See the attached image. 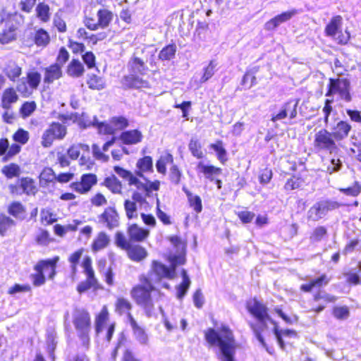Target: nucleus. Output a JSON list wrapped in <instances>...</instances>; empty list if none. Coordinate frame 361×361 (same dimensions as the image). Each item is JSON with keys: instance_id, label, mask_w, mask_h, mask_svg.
<instances>
[{"instance_id": "nucleus-1", "label": "nucleus", "mask_w": 361, "mask_h": 361, "mask_svg": "<svg viewBox=\"0 0 361 361\" xmlns=\"http://www.w3.org/2000/svg\"><path fill=\"white\" fill-rule=\"evenodd\" d=\"M204 336L210 346L219 347L223 361H235V351L239 345L228 326L221 325L218 331L209 328L204 331Z\"/></svg>"}, {"instance_id": "nucleus-2", "label": "nucleus", "mask_w": 361, "mask_h": 361, "mask_svg": "<svg viewBox=\"0 0 361 361\" xmlns=\"http://www.w3.org/2000/svg\"><path fill=\"white\" fill-rule=\"evenodd\" d=\"M247 312L256 320L249 322V326L253 331L259 343L265 346L263 334L268 330L267 323H274L269 313V308L265 303L257 297L248 299L245 302Z\"/></svg>"}, {"instance_id": "nucleus-3", "label": "nucleus", "mask_w": 361, "mask_h": 361, "mask_svg": "<svg viewBox=\"0 0 361 361\" xmlns=\"http://www.w3.org/2000/svg\"><path fill=\"white\" fill-rule=\"evenodd\" d=\"M140 283L136 284L130 290V296L135 302L140 307L147 316L150 317L155 310L157 300L152 296L155 287L150 279L142 275L139 278Z\"/></svg>"}, {"instance_id": "nucleus-4", "label": "nucleus", "mask_w": 361, "mask_h": 361, "mask_svg": "<svg viewBox=\"0 0 361 361\" xmlns=\"http://www.w3.org/2000/svg\"><path fill=\"white\" fill-rule=\"evenodd\" d=\"M73 323L83 345H87L89 343V333L91 330L89 313L82 309H75L73 313Z\"/></svg>"}, {"instance_id": "nucleus-5", "label": "nucleus", "mask_w": 361, "mask_h": 361, "mask_svg": "<svg viewBox=\"0 0 361 361\" xmlns=\"http://www.w3.org/2000/svg\"><path fill=\"white\" fill-rule=\"evenodd\" d=\"M116 244L126 251L128 257L133 262H141L147 256L146 249L139 245H131L121 232L116 233Z\"/></svg>"}, {"instance_id": "nucleus-6", "label": "nucleus", "mask_w": 361, "mask_h": 361, "mask_svg": "<svg viewBox=\"0 0 361 361\" xmlns=\"http://www.w3.org/2000/svg\"><path fill=\"white\" fill-rule=\"evenodd\" d=\"M313 146L318 152H326L329 154L336 152L338 149L332 134L325 128L315 133Z\"/></svg>"}, {"instance_id": "nucleus-7", "label": "nucleus", "mask_w": 361, "mask_h": 361, "mask_svg": "<svg viewBox=\"0 0 361 361\" xmlns=\"http://www.w3.org/2000/svg\"><path fill=\"white\" fill-rule=\"evenodd\" d=\"M350 82L347 78H330L327 86L326 96H331L338 93L341 98L346 102L352 100L350 92Z\"/></svg>"}, {"instance_id": "nucleus-8", "label": "nucleus", "mask_w": 361, "mask_h": 361, "mask_svg": "<svg viewBox=\"0 0 361 361\" xmlns=\"http://www.w3.org/2000/svg\"><path fill=\"white\" fill-rule=\"evenodd\" d=\"M67 133L66 126L59 123L52 122L44 131L41 144L44 147H49L54 140H63Z\"/></svg>"}, {"instance_id": "nucleus-9", "label": "nucleus", "mask_w": 361, "mask_h": 361, "mask_svg": "<svg viewBox=\"0 0 361 361\" xmlns=\"http://www.w3.org/2000/svg\"><path fill=\"white\" fill-rule=\"evenodd\" d=\"M41 79V75L38 72H28L26 77H23L20 79L17 84L16 90L23 97H28L35 90L37 89Z\"/></svg>"}, {"instance_id": "nucleus-10", "label": "nucleus", "mask_w": 361, "mask_h": 361, "mask_svg": "<svg viewBox=\"0 0 361 361\" xmlns=\"http://www.w3.org/2000/svg\"><path fill=\"white\" fill-rule=\"evenodd\" d=\"M337 300V296L319 290L312 295L310 301V309L309 311L314 314H319L325 310L327 304L335 303Z\"/></svg>"}, {"instance_id": "nucleus-11", "label": "nucleus", "mask_w": 361, "mask_h": 361, "mask_svg": "<svg viewBox=\"0 0 361 361\" xmlns=\"http://www.w3.org/2000/svg\"><path fill=\"white\" fill-rule=\"evenodd\" d=\"M307 170L304 169L298 174H293L286 180L283 185V190L290 192L295 190H300L307 185Z\"/></svg>"}, {"instance_id": "nucleus-12", "label": "nucleus", "mask_w": 361, "mask_h": 361, "mask_svg": "<svg viewBox=\"0 0 361 361\" xmlns=\"http://www.w3.org/2000/svg\"><path fill=\"white\" fill-rule=\"evenodd\" d=\"M97 183V178L95 174L85 173L81 176L80 181L72 183L71 187L75 191L85 194L89 192Z\"/></svg>"}, {"instance_id": "nucleus-13", "label": "nucleus", "mask_w": 361, "mask_h": 361, "mask_svg": "<svg viewBox=\"0 0 361 361\" xmlns=\"http://www.w3.org/2000/svg\"><path fill=\"white\" fill-rule=\"evenodd\" d=\"M297 106V102H294L293 101L290 100L285 102L282 105L280 111L277 114L271 116V121L276 122L287 117H288L289 119L295 118L298 114Z\"/></svg>"}, {"instance_id": "nucleus-14", "label": "nucleus", "mask_w": 361, "mask_h": 361, "mask_svg": "<svg viewBox=\"0 0 361 361\" xmlns=\"http://www.w3.org/2000/svg\"><path fill=\"white\" fill-rule=\"evenodd\" d=\"M330 278L326 274H322L317 278L310 280L300 286V290L304 293H311L314 288H320L324 287L330 282Z\"/></svg>"}, {"instance_id": "nucleus-15", "label": "nucleus", "mask_w": 361, "mask_h": 361, "mask_svg": "<svg viewBox=\"0 0 361 361\" xmlns=\"http://www.w3.org/2000/svg\"><path fill=\"white\" fill-rule=\"evenodd\" d=\"M128 242L138 243L144 241L149 235L147 229L142 228L136 224H132L127 228Z\"/></svg>"}, {"instance_id": "nucleus-16", "label": "nucleus", "mask_w": 361, "mask_h": 361, "mask_svg": "<svg viewBox=\"0 0 361 361\" xmlns=\"http://www.w3.org/2000/svg\"><path fill=\"white\" fill-rule=\"evenodd\" d=\"M297 13L298 12L295 9H292L276 15L265 23V29L267 30H275L281 23L288 21Z\"/></svg>"}, {"instance_id": "nucleus-17", "label": "nucleus", "mask_w": 361, "mask_h": 361, "mask_svg": "<svg viewBox=\"0 0 361 361\" xmlns=\"http://www.w3.org/2000/svg\"><path fill=\"white\" fill-rule=\"evenodd\" d=\"M59 259V257H56L51 259L42 260L35 266V270L42 271L44 275L47 274L49 279H53L56 274V267Z\"/></svg>"}, {"instance_id": "nucleus-18", "label": "nucleus", "mask_w": 361, "mask_h": 361, "mask_svg": "<svg viewBox=\"0 0 361 361\" xmlns=\"http://www.w3.org/2000/svg\"><path fill=\"white\" fill-rule=\"evenodd\" d=\"M351 129V125L347 121L342 120L334 126L331 133L336 141H341L348 137Z\"/></svg>"}, {"instance_id": "nucleus-19", "label": "nucleus", "mask_w": 361, "mask_h": 361, "mask_svg": "<svg viewBox=\"0 0 361 361\" xmlns=\"http://www.w3.org/2000/svg\"><path fill=\"white\" fill-rule=\"evenodd\" d=\"M343 18L340 15H336L331 18L324 27V34L326 37L335 38L336 35L341 30Z\"/></svg>"}, {"instance_id": "nucleus-20", "label": "nucleus", "mask_w": 361, "mask_h": 361, "mask_svg": "<svg viewBox=\"0 0 361 361\" xmlns=\"http://www.w3.org/2000/svg\"><path fill=\"white\" fill-rule=\"evenodd\" d=\"M274 332L278 343L282 349H285L287 344L292 345L290 340L292 338L295 339L298 337L297 331L293 329L279 331L276 329Z\"/></svg>"}, {"instance_id": "nucleus-21", "label": "nucleus", "mask_w": 361, "mask_h": 361, "mask_svg": "<svg viewBox=\"0 0 361 361\" xmlns=\"http://www.w3.org/2000/svg\"><path fill=\"white\" fill-rule=\"evenodd\" d=\"M142 133L137 129L126 130L121 133L119 140L123 144L131 145L140 142L142 140Z\"/></svg>"}, {"instance_id": "nucleus-22", "label": "nucleus", "mask_w": 361, "mask_h": 361, "mask_svg": "<svg viewBox=\"0 0 361 361\" xmlns=\"http://www.w3.org/2000/svg\"><path fill=\"white\" fill-rule=\"evenodd\" d=\"M259 67L255 66L247 69L242 77L240 81L241 89L249 90L257 84L256 73L259 71Z\"/></svg>"}, {"instance_id": "nucleus-23", "label": "nucleus", "mask_w": 361, "mask_h": 361, "mask_svg": "<svg viewBox=\"0 0 361 361\" xmlns=\"http://www.w3.org/2000/svg\"><path fill=\"white\" fill-rule=\"evenodd\" d=\"M197 168L204 177L210 181L214 180V176L221 174L222 169L220 167L212 164H204L202 161L197 163Z\"/></svg>"}, {"instance_id": "nucleus-24", "label": "nucleus", "mask_w": 361, "mask_h": 361, "mask_svg": "<svg viewBox=\"0 0 361 361\" xmlns=\"http://www.w3.org/2000/svg\"><path fill=\"white\" fill-rule=\"evenodd\" d=\"M152 268L154 272L159 277V278H166L169 279H173L176 276V274L173 271V269L170 266L169 267L163 264L162 263L153 261L152 262Z\"/></svg>"}, {"instance_id": "nucleus-25", "label": "nucleus", "mask_w": 361, "mask_h": 361, "mask_svg": "<svg viewBox=\"0 0 361 361\" xmlns=\"http://www.w3.org/2000/svg\"><path fill=\"white\" fill-rule=\"evenodd\" d=\"M18 95L13 87H8L4 90L1 95V106L5 109H11L12 104L17 102Z\"/></svg>"}, {"instance_id": "nucleus-26", "label": "nucleus", "mask_w": 361, "mask_h": 361, "mask_svg": "<svg viewBox=\"0 0 361 361\" xmlns=\"http://www.w3.org/2000/svg\"><path fill=\"white\" fill-rule=\"evenodd\" d=\"M136 167L137 169L135 171L136 176L142 178L144 173L152 171V158L150 156H145L139 159L136 163Z\"/></svg>"}, {"instance_id": "nucleus-27", "label": "nucleus", "mask_w": 361, "mask_h": 361, "mask_svg": "<svg viewBox=\"0 0 361 361\" xmlns=\"http://www.w3.org/2000/svg\"><path fill=\"white\" fill-rule=\"evenodd\" d=\"M182 189L187 196L189 206L195 213L202 212L203 207L201 197L199 195H193L185 186H183Z\"/></svg>"}, {"instance_id": "nucleus-28", "label": "nucleus", "mask_w": 361, "mask_h": 361, "mask_svg": "<svg viewBox=\"0 0 361 361\" xmlns=\"http://www.w3.org/2000/svg\"><path fill=\"white\" fill-rule=\"evenodd\" d=\"M209 147L216 152V158L221 164L224 165L227 162V152L221 140H216L214 143H211Z\"/></svg>"}, {"instance_id": "nucleus-29", "label": "nucleus", "mask_w": 361, "mask_h": 361, "mask_svg": "<svg viewBox=\"0 0 361 361\" xmlns=\"http://www.w3.org/2000/svg\"><path fill=\"white\" fill-rule=\"evenodd\" d=\"M62 76L61 67L59 64H53L45 68L44 82L52 83Z\"/></svg>"}, {"instance_id": "nucleus-30", "label": "nucleus", "mask_w": 361, "mask_h": 361, "mask_svg": "<svg viewBox=\"0 0 361 361\" xmlns=\"http://www.w3.org/2000/svg\"><path fill=\"white\" fill-rule=\"evenodd\" d=\"M173 157L169 152H166L161 155L156 162V168L158 173L166 175V166L168 164H173Z\"/></svg>"}, {"instance_id": "nucleus-31", "label": "nucleus", "mask_w": 361, "mask_h": 361, "mask_svg": "<svg viewBox=\"0 0 361 361\" xmlns=\"http://www.w3.org/2000/svg\"><path fill=\"white\" fill-rule=\"evenodd\" d=\"M188 149L192 155L197 159L204 158V153L202 150V145L199 139L192 137L188 143Z\"/></svg>"}, {"instance_id": "nucleus-32", "label": "nucleus", "mask_w": 361, "mask_h": 361, "mask_svg": "<svg viewBox=\"0 0 361 361\" xmlns=\"http://www.w3.org/2000/svg\"><path fill=\"white\" fill-rule=\"evenodd\" d=\"M325 215L324 208L320 202H317L308 210L307 219L308 221H317Z\"/></svg>"}, {"instance_id": "nucleus-33", "label": "nucleus", "mask_w": 361, "mask_h": 361, "mask_svg": "<svg viewBox=\"0 0 361 361\" xmlns=\"http://www.w3.org/2000/svg\"><path fill=\"white\" fill-rule=\"evenodd\" d=\"M132 309V305L130 302L123 298H118L116 303V311L121 315L126 314L129 321H130V317H133L130 314Z\"/></svg>"}, {"instance_id": "nucleus-34", "label": "nucleus", "mask_w": 361, "mask_h": 361, "mask_svg": "<svg viewBox=\"0 0 361 361\" xmlns=\"http://www.w3.org/2000/svg\"><path fill=\"white\" fill-rule=\"evenodd\" d=\"M84 73V66L78 59H73L67 67V74L73 78H79Z\"/></svg>"}, {"instance_id": "nucleus-35", "label": "nucleus", "mask_w": 361, "mask_h": 361, "mask_svg": "<svg viewBox=\"0 0 361 361\" xmlns=\"http://www.w3.org/2000/svg\"><path fill=\"white\" fill-rule=\"evenodd\" d=\"M130 324L136 338L142 344L147 343L148 337L145 329L137 324L133 317H130Z\"/></svg>"}, {"instance_id": "nucleus-36", "label": "nucleus", "mask_w": 361, "mask_h": 361, "mask_svg": "<svg viewBox=\"0 0 361 361\" xmlns=\"http://www.w3.org/2000/svg\"><path fill=\"white\" fill-rule=\"evenodd\" d=\"M180 274L183 279L181 283L177 287V298L179 299H182L185 295L186 294L190 286V280L187 274V271L185 269H182L180 271Z\"/></svg>"}, {"instance_id": "nucleus-37", "label": "nucleus", "mask_w": 361, "mask_h": 361, "mask_svg": "<svg viewBox=\"0 0 361 361\" xmlns=\"http://www.w3.org/2000/svg\"><path fill=\"white\" fill-rule=\"evenodd\" d=\"M5 75L13 82L21 75L22 69L15 62H9L4 68Z\"/></svg>"}, {"instance_id": "nucleus-38", "label": "nucleus", "mask_w": 361, "mask_h": 361, "mask_svg": "<svg viewBox=\"0 0 361 361\" xmlns=\"http://www.w3.org/2000/svg\"><path fill=\"white\" fill-rule=\"evenodd\" d=\"M98 223L104 227L111 229L113 227V207H108L104 212L98 216Z\"/></svg>"}, {"instance_id": "nucleus-39", "label": "nucleus", "mask_w": 361, "mask_h": 361, "mask_svg": "<svg viewBox=\"0 0 361 361\" xmlns=\"http://www.w3.org/2000/svg\"><path fill=\"white\" fill-rule=\"evenodd\" d=\"M34 42L37 47H47L50 42L49 33L42 28L37 30L34 34Z\"/></svg>"}, {"instance_id": "nucleus-40", "label": "nucleus", "mask_w": 361, "mask_h": 361, "mask_svg": "<svg viewBox=\"0 0 361 361\" xmlns=\"http://www.w3.org/2000/svg\"><path fill=\"white\" fill-rule=\"evenodd\" d=\"M90 154V147L85 144L73 145L68 150V154L72 159H76L82 153Z\"/></svg>"}, {"instance_id": "nucleus-41", "label": "nucleus", "mask_w": 361, "mask_h": 361, "mask_svg": "<svg viewBox=\"0 0 361 361\" xmlns=\"http://www.w3.org/2000/svg\"><path fill=\"white\" fill-rule=\"evenodd\" d=\"M109 237L105 233L100 232L92 243V251L98 252L105 248L109 245Z\"/></svg>"}, {"instance_id": "nucleus-42", "label": "nucleus", "mask_w": 361, "mask_h": 361, "mask_svg": "<svg viewBox=\"0 0 361 361\" xmlns=\"http://www.w3.org/2000/svg\"><path fill=\"white\" fill-rule=\"evenodd\" d=\"M176 53V46L175 44H170L159 51L158 58L161 61H169L172 59Z\"/></svg>"}, {"instance_id": "nucleus-43", "label": "nucleus", "mask_w": 361, "mask_h": 361, "mask_svg": "<svg viewBox=\"0 0 361 361\" xmlns=\"http://www.w3.org/2000/svg\"><path fill=\"white\" fill-rule=\"evenodd\" d=\"M338 190L345 195L357 197L361 192V184L358 181H355L352 185L347 188H341Z\"/></svg>"}, {"instance_id": "nucleus-44", "label": "nucleus", "mask_w": 361, "mask_h": 361, "mask_svg": "<svg viewBox=\"0 0 361 361\" xmlns=\"http://www.w3.org/2000/svg\"><path fill=\"white\" fill-rule=\"evenodd\" d=\"M216 63L214 60H211L205 68L203 69V74L200 78V82L204 83L209 80L214 74Z\"/></svg>"}, {"instance_id": "nucleus-45", "label": "nucleus", "mask_w": 361, "mask_h": 361, "mask_svg": "<svg viewBox=\"0 0 361 361\" xmlns=\"http://www.w3.org/2000/svg\"><path fill=\"white\" fill-rule=\"evenodd\" d=\"M169 261L171 263L170 266L176 273V267L179 265H183L186 262L185 251H180V253L178 255L169 256Z\"/></svg>"}, {"instance_id": "nucleus-46", "label": "nucleus", "mask_w": 361, "mask_h": 361, "mask_svg": "<svg viewBox=\"0 0 361 361\" xmlns=\"http://www.w3.org/2000/svg\"><path fill=\"white\" fill-rule=\"evenodd\" d=\"M37 16L42 22L46 23L50 18L49 6L44 3H40L36 8Z\"/></svg>"}, {"instance_id": "nucleus-47", "label": "nucleus", "mask_w": 361, "mask_h": 361, "mask_svg": "<svg viewBox=\"0 0 361 361\" xmlns=\"http://www.w3.org/2000/svg\"><path fill=\"white\" fill-rule=\"evenodd\" d=\"M182 176L183 173L179 167L176 164H173L169 171V178L170 181L176 185H179L181 182Z\"/></svg>"}, {"instance_id": "nucleus-48", "label": "nucleus", "mask_w": 361, "mask_h": 361, "mask_svg": "<svg viewBox=\"0 0 361 361\" xmlns=\"http://www.w3.org/2000/svg\"><path fill=\"white\" fill-rule=\"evenodd\" d=\"M333 316L339 320L346 319L350 316V310L348 306H334L332 309Z\"/></svg>"}, {"instance_id": "nucleus-49", "label": "nucleus", "mask_w": 361, "mask_h": 361, "mask_svg": "<svg viewBox=\"0 0 361 361\" xmlns=\"http://www.w3.org/2000/svg\"><path fill=\"white\" fill-rule=\"evenodd\" d=\"M92 126L97 128L99 134L111 135L113 133V127L106 122H99L97 118H94Z\"/></svg>"}, {"instance_id": "nucleus-50", "label": "nucleus", "mask_w": 361, "mask_h": 361, "mask_svg": "<svg viewBox=\"0 0 361 361\" xmlns=\"http://www.w3.org/2000/svg\"><path fill=\"white\" fill-rule=\"evenodd\" d=\"M108 319V311L106 307H104L96 319V331L99 333L103 331L105 327L106 322Z\"/></svg>"}, {"instance_id": "nucleus-51", "label": "nucleus", "mask_w": 361, "mask_h": 361, "mask_svg": "<svg viewBox=\"0 0 361 361\" xmlns=\"http://www.w3.org/2000/svg\"><path fill=\"white\" fill-rule=\"evenodd\" d=\"M8 211L11 215L18 219H23L25 216V208L20 202L12 203Z\"/></svg>"}, {"instance_id": "nucleus-52", "label": "nucleus", "mask_w": 361, "mask_h": 361, "mask_svg": "<svg viewBox=\"0 0 361 361\" xmlns=\"http://www.w3.org/2000/svg\"><path fill=\"white\" fill-rule=\"evenodd\" d=\"M326 235V228L324 226H319L312 231L310 238L313 242H319L321 241Z\"/></svg>"}, {"instance_id": "nucleus-53", "label": "nucleus", "mask_w": 361, "mask_h": 361, "mask_svg": "<svg viewBox=\"0 0 361 361\" xmlns=\"http://www.w3.org/2000/svg\"><path fill=\"white\" fill-rule=\"evenodd\" d=\"M54 180H56V174L51 168H45L40 173L39 182L41 185L52 182Z\"/></svg>"}, {"instance_id": "nucleus-54", "label": "nucleus", "mask_w": 361, "mask_h": 361, "mask_svg": "<svg viewBox=\"0 0 361 361\" xmlns=\"http://www.w3.org/2000/svg\"><path fill=\"white\" fill-rule=\"evenodd\" d=\"M98 23L100 27H104L107 26L111 20L112 15L107 10H100L97 13Z\"/></svg>"}, {"instance_id": "nucleus-55", "label": "nucleus", "mask_w": 361, "mask_h": 361, "mask_svg": "<svg viewBox=\"0 0 361 361\" xmlns=\"http://www.w3.org/2000/svg\"><path fill=\"white\" fill-rule=\"evenodd\" d=\"M20 186L22 192L27 195L34 194L35 192L33 181L30 178H25L21 179Z\"/></svg>"}, {"instance_id": "nucleus-56", "label": "nucleus", "mask_w": 361, "mask_h": 361, "mask_svg": "<svg viewBox=\"0 0 361 361\" xmlns=\"http://www.w3.org/2000/svg\"><path fill=\"white\" fill-rule=\"evenodd\" d=\"M106 260L105 259H101L98 262V268L99 271L105 274L106 280L108 283L112 282V272L111 267L106 269Z\"/></svg>"}, {"instance_id": "nucleus-57", "label": "nucleus", "mask_w": 361, "mask_h": 361, "mask_svg": "<svg viewBox=\"0 0 361 361\" xmlns=\"http://www.w3.org/2000/svg\"><path fill=\"white\" fill-rule=\"evenodd\" d=\"M83 250H78L73 253L68 258V261L71 263V268L73 274H75L77 271V265L81 258Z\"/></svg>"}, {"instance_id": "nucleus-58", "label": "nucleus", "mask_w": 361, "mask_h": 361, "mask_svg": "<svg viewBox=\"0 0 361 361\" xmlns=\"http://www.w3.org/2000/svg\"><path fill=\"white\" fill-rule=\"evenodd\" d=\"M41 221L42 223L51 224L56 221V215L52 213L49 209H43L40 213Z\"/></svg>"}, {"instance_id": "nucleus-59", "label": "nucleus", "mask_w": 361, "mask_h": 361, "mask_svg": "<svg viewBox=\"0 0 361 361\" xmlns=\"http://www.w3.org/2000/svg\"><path fill=\"white\" fill-rule=\"evenodd\" d=\"M16 38L15 30L13 28H8L4 30L0 33V42L2 44H8L13 41Z\"/></svg>"}, {"instance_id": "nucleus-60", "label": "nucleus", "mask_w": 361, "mask_h": 361, "mask_svg": "<svg viewBox=\"0 0 361 361\" xmlns=\"http://www.w3.org/2000/svg\"><path fill=\"white\" fill-rule=\"evenodd\" d=\"M79 163L81 167L84 170H91L94 166V161L91 159L90 154L82 153L79 160Z\"/></svg>"}, {"instance_id": "nucleus-61", "label": "nucleus", "mask_w": 361, "mask_h": 361, "mask_svg": "<svg viewBox=\"0 0 361 361\" xmlns=\"http://www.w3.org/2000/svg\"><path fill=\"white\" fill-rule=\"evenodd\" d=\"M170 243L177 250L180 251H185L186 249V241L183 240L180 236L171 235L169 238Z\"/></svg>"}, {"instance_id": "nucleus-62", "label": "nucleus", "mask_w": 361, "mask_h": 361, "mask_svg": "<svg viewBox=\"0 0 361 361\" xmlns=\"http://www.w3.org/2000/svg\"><path fill=\"white\" fill-rule=\"evenodd\" d=\"M3 173L8 178L18 176L20 173V168L16 164H10L4 166L2 169Z\"/></svg>"}, {"instance_id": "nucleus-63", "label": "nucleus", "mask_w": 361, "mask_h": 361, "mask_svg": "<svg viewBox=\"0 0 361 361\" xmlns=\"http://www.w3.org/2000/svg\"><path fill=\"white\" fill-rule=\"evenodd\" d=\"M319 202H320L322 207L324 208L325 214L328 212L337 209L342 206V204H341L336 201H333V200H321Z\"/></svg>"}, {"instance_id": "nucleus-64", "label": "nucleus", "mask_w": 361, "mask_h": 361, "mask_svg": "<svg viewBox=\"0 0 361 361\" xmlns=\"http://www.w3.org/2000/svg\"><path fill=\"white\" fill-rule=\"evenodd\" d=\"M133 66L134 71L140 75H145L147 71L145 62L138 57H134L133 59Z\"/></svg>"}]
</instances>
